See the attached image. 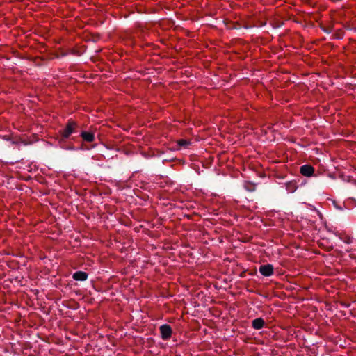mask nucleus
Wrapping results in <instances>:
<instances>
[{
    "label": "nucleus",
    "instance_id": "7ed1b4c3",
    "mask_svg": "<svg viewBox=\"0 0 356 356\" xmlns=\"http://www.w3.org/2000/svg\"><path fill=\"white\" fill-rule=\"evenodd\" d=\"M259 272L264 276H270L273 274V266L271 264L261 265L259 267Z\"/></svg>",
    "mask_w": 356,
    "mask_h": 356
},
{
    "label": "nucleus",
    "instance_id": "423d86ee",
    "mask_svg": "<svg viewBox=\"0 0 356 356\" xmlns=\"http://www.w3.org/2000/svg\"><path fill=\"white\" fill-rule=\"evenodd\" d=\"M265 322L262 318H257L252 321V325L255 330H260L264 326Z\"/></svg>",
    "mask_w": 356,
    "mask_h": 356
},
{
    "label": "nucleus",
    "instance_id": "20e7f679",
    "mask_svg": "<svg viewBox=\"0 0 356 356\" xmlns=\"http://www.w3.org/2000/svg\"><path fill=\"white\" fill-rule=\"evenodd\" d=\"M300 172L302 175L309 177L314 175V168L311 165H303L300 167Z\"/></svg>",
    "mask_w": 356,
    "mask_h": 356
},
{
    "label": "nucleus",
    "instance_id": "39448f33",
    "mask_svg": "<svg viewBox=\"0 0 356 356\" xmlns=\"http://www.w3.org/2000/svg\"><path fill=\"white\" fill-rule=\"evenodd\" d=\"M88 276V273H86V272L76 271L73 274L72 277L74 280L76 281H84L87 280Z\"/></svg>",
    "mask_w": 356,
    "mask_h": 356
},
{
    "label": "nucleus",
    "instance_id": "9d476101",
    "mask_svg": "<svg viewBox=\"0 0 356 356\" xmlns=\"http://www.w3.org/2000/svg\"><path fill=\"white\" fill-rule=\"evenodd\" d=\"M319 24H320L321 28L325 32H327V33H330L332 31V29H333V27L332 26V24H323V23H321Z\"/></svg>",
    "mask_w": 356,
    "mask_h": 356
},
{
    "label": "nucleus",
    "instance_id": "6e6552de",
    "mask_svg": "<svg viewBox=\"0 0 356 356\" xmlns=\"http://www.w3.org/2000/svg\"><path fill=\"white\" fill-rule=\"evenodd\" d=\"M338 236L339 238L346 243L350 244L353 242V238L346 233H340Z\"/></svg>",
    "mask_w": 356,
    "mask_h": 356
},
{
    "label": "nucleus",
    "instance_id": "f8f14e48",
    "mask_svg": "<svg viewBox=\"0 0 356 356\" xmlns=\"http://www.w3.org/2000/svg\"><path fill=\"white\" fill-rule=\"evenodd\" d=\"M335 35H336V38H341L342 37L341 33H336Z\"/></svg>",
    "mask_w": 356,
    "mask_h": 356
},
{
    "label": "nucleus",
    "instance_id": "1a4fd4ad",
    "mask_svg": "<svg viewBox=\"0 0 356 356\" xmlns=\"http://www.w3.org/2000/svg\"><path fill=\"white\" fill-rule=\"evenodd\" d=\"M286 188L289 193H293L297 189L296 183L294 181H289L286 184Z\"/></svg>",
    "mask_w": 356,
    "mask_h": 356
},
{
    "label": "nucleus",
    "instance_id": "9b49d317",
    "mask_svg": "<svg viewBox=\"0 0 356 356\" xmlns=\"http://www.w3.org/2000/svg\"><path fill=\"white\" fill-rule=\"evenodd\" d=\"M177 144L181 147V146L186 147L190 144V142L185 139H181L177 141Z\"/></svg>",
    "mask_w": 356,
    "mask_h": 356
},
{
    "label": "nucleus",
    "instance_id": "f257e3e1",
    "mask_svg": "<svg viewBox=\"0 0 356 356\" xmlns=\"http://www.w3.org/2000/svg\"><path fill=\"white\" fill-rule=\"evenodd\" d=\"M77 124L74 121H69L64 129L60 131L63 138H67L76 129Z\"/></svg>",
    "mask_w": 356,
    "mask_h": 356
},
{
    "label": "nucleus",
    "instance_id": "f03ea898",
    "mask_svg": "<svg viewBox=\"0 0 356 356\" xmlns=\"http://www.w3.org/2000/svg\"><path fill=\"white\" fill-rule=\"evenodd\" d=\"M159 329L161 332V338L163 340L169 339L171 337L172 330L169 325H163L160 327Z\"/></svg>",
    "mask_w": 356,
    "mask_h": 356
},
{
    "label": "nucleus",
    "instance_id": "0eeeda50",
    "mask_svg": "<svg viewBox=\"0 0 356 356\" xmlns=\"http://www.w3.org/2000/svg\"><path fill=\"white\" fill-rule=\"evenodd\" d=\"M81 137L83 139V140L88 143H91L95 140V135L92 132L82 131L81 133Z\"/></svg>",
    "mask_w": 356,
    "mask_h": 356
}]
</instances>
